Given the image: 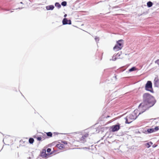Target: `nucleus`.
Returning a JSON list of instances; mask_svg holds the SVG:
<instances>
[{
    "instance_id": "f257e3e1",
    "label": "nucleus",
    "mask_w": 159,
    "mask_h": 159,
    "mask_svg": "<svg viewBox=\"0 0 159 159\" xmlns=\"http://www.w3.org/2000/svg\"><path fill=\"white\" fill-rule=\"evenodd\" d=\"M143 102L139 105V107H142L144 109V111L142 112L143 113L147 108L153 106L156 102L154 98L150 94L148 93L143 94Z\"/></svg>"
},
{
    "instance_id": "f03ea898",
    "label": "nucleus",
    "mask_w": 159,
    "mask_h": 159,
    "mask_svg": "<svg viewBox=\"0 0 159 159\" xmlns=\"http://www.w3.org/2000/svg\"><path fill=\"white\" fill-rule=\"evenodd\" d=\"M137 111L135 110L132 114L129 115L125 118L126 124H130L133 120L136 119L138 116L137 114Z\"/></svg>"
},
{
    "instance_id": "7ed1b4c3",
    "label": "nucleus",
    "mask_w": 159,
    "mask_h": 159,
    "mask_svg": "<svg viewBox=\"0 0 159 159\" xmlns=\"http://www.w3.org/2000/svg\"><path fill=\"white\" fill-rule=\"evenodd\" d=\"M145 89L152 93H153L154 91L152 87V83L151 81H148L145 84Z\"/></svg>"
},
{
    "instance_id": "20e7f679",
    "label": "nucleus",
    "mask_w": 159,
    "mask_h": 159,
    "mask_svg": "<svg viewBox=\"0 0 159 159\" xmlns=\"http://www.w3.org/2000/svg\"><path fill=\"white\" fill-rule=\"evenodd\" d=\"M120 128V124L117 123L116 124L112 125L111 127V131L115 132L118 131Z\"/></svg>"
},
{
    "instance_id": "39448f33",
    "label": "nucleus",
    "mask_w": 159,
    "mask_h": 159,
    "mask_svg": "<svg viewBox=\"0 0 159 159\" xmlns=\"http://www.w3.org/2000/svg\"><path fill=\"white\" fill-rule=\"evenodd\" d=\"M89 134L86 133L83 135L80 139V141L82 143H84L86 142V139L88 136Z\"/></svg>"
},
{
    "instance_id": "423d86ee",
    "label": "nucleus",
    "mask_w": 159,
    "mask_h": 159,
    "mask_svg": "<svg viewBox=\"0 0 159 159\" xmlns=\"http://www.w3.org/2000/svg\"><path fill=\"white\" fill-rule=\"evenodd\" d=\"M49 155V154L46 153V151L45 149H43L41 152L40 156L43 158L46 157L47 156Z\"/></svg>"
},
{
    "instance_id": "0eeeda50",
    "label": "nucleus",
    "mask_w": 159,
    "mask_h": 159,
    "mask_svg": "<svg viewBox=\"0 0 159 159\" xmlns=\"http://www.w3.org/2000/svg\"><path fill=\"white\" fill-rule=\"evenodd\" d=\"M62 24L64 25L66 24L71 25V22L70 20H68L66 18H65L62 20Z\"/></svg>"
},
{
    "instance_id": "6e6552de",
    "label": "nucleus",
    "mask_w": 159,
    "mask_h": 159,
    "mask_svg": "<svg viewBox=\"0 0 159 159\" xmlns=\"http://www.w3.org/2000/svg\"><path fill=\"white\" fill-rule=\"evenodd\" d=\"M154 85L155 87H158L159 86V79L156 77L154 80Z\"/></svg>"
},
{
    "instance_id": "1a4fd4ad",
    "label": "nucleus",
    "mask_w": 159,
    "mask_h": 159,
    "mask_svg": "<svg viewBox=\"0 0 159 159\" xmlns=\"http://www.w3.org/2000/svg\"><path fill=\"white\" fill-rule=\"evenodd\" d=\"M122 47H120L117 45H116L113 48V50L116 51H119L120 50Z\"/></svg>"
},
{
    "instance_id": "9d476101",
    "label": "nucleus",
    "mask_w": 159,
    "mask_h": 159,
    "mask_svg": "<svg viewBox=\"0 0 159 159\" xmlns=\"http://www.w3.org/2000/svg\"><path fill=\"white\" fill-rule=\"evenodd\" d=\"M46 9L48 10H52L54 8V6L53 5H50L46 6Z\"/></svg>"
},
{
    "instance_id": "9b49d317",
    "label": "nucleus",
    "mask_w": 159,
    "mask_h": 159,
    "mask_svg": "<svg viewBox=\"0 0 159 159\" xmlns=\"http://www.w3.org/2000/svg\"><path fill=\"white\" fill-rule=\"evenodd\" d=\"M123 41L122 40H120L117 42V44L120 47H122V42Z\"/></svg>"
},
{
    "instance_id": "f8f14e48",
    "label": "nucleus",
    "mask_w": 159,
    "mask_h": 159,
    "mask_svg": "<svg viewBox=\"0 0 159 159\" xmlns=\"http://www.w3.org/2000/svg\"><path fill=\"white\" fill-rule=\"evenodd\" d=\"M153 144L151 142H149L148 143L145 144V146L147 148H149L151 146V145H152Z\"/></svg>"
},
{
    "instance_id": "ddd939ff",
    "label": "nucleus",
    "mask_w": 159,
    "mask_h": 159,
    "mask_svg": "<svg viewBox=\"0 0 159 159\" xmlns=\"http://www.w3.org/2000/svg\"><path fill=\"white\" fill-rule=\"evenodd\" d=\"M147 131L148 133H151L154 132L153 128L148 129L147 130Z\"/></svg>"
},
{
    "instance_id": "4468645a",
    "label": "nucleus",
    "mask_w": 159,
    "mask_h": 159,
    "mask_svg": "<svg viewBox=\"0 0 159 159\" xmlns=\"http://www.w3.org/2000/svg\"><path fill=\"white\" fill-rule=\"evenodd\" d=\"M56 146L57 148L60 149H61L64 148V145L62 144H57Z\"/></svg>"
},
{
    "instance_id": "2eb2a0df",
    "label": "nucleus",
    "mask_w": 159,
    "mask_h": 159,
    "mask_svg": "<svg viewBox=\"0 0 159 159\" xmlns=\"http://www.w3.org/2000/svg\"><path fill=\"white\" fill-rule=\"evenodd\" d=\"M153 3L151 1H149L147 3V6L148 7H151Z\"/></svg>"
},
{
    "instance_id": "dca6fc26",
    "label": "nucleus",
    "mask_w": 159,
    "mask_h": 159,
    "mask_svg": "<svg viewBox=\"0 0 159 159\" xmlns=\"http://www.w3.org/2000/svg\"><path fill=\"white\" fill-rule=\"evenodd\" d=\"M34 141V140L33 138H30L29 139V143L30 144H33Z\"/></svg>"
},
{
    "instance_id": "f3484780",
    "label": "nucleus",
    "mask_w": 159,
    "mask_h": 159,
    "mask_svg": "<svg viewBox=\"0 0 159 159\" xmlns=\"http://www.w3.org/2000/svg\"><path fill=\"white\" fill-rule=\"evenodd\" d=\"M136 70V68L135 67H133L129 69V71L130 72L135 70Z\"/></svg>"
},
{
    "instance_id": "a211bd4d",
    "label": "nucleus",
    "mask_w": 159,
    "mask_h": 159,
    "mask_svg": "<svg viewBox=\"0 0 159 159\" xmlns=\"http://www.w3.org/2000/svg\"><path fill=\"white\" fill-rule=\"evenodd\" d=\"M55 6L58 8H60L61 7V5L58 2H56L55 3Z\"/></svg>"
},
{
    "instance_id": "6ab92c4d",
    "label": "nucleus",
    "mask_w": 159,
    "mask_h": 159,
    "mask_svg": "<svg viewBox=\"0 0 159 159\" xmlns=\"http://www.w3.org/2000/svg\"><path fill=\"white\" fill-rule=\"evenodd\" d=\"M47 135L49 137H51L52 136V132H49L46 133Z\"/></svg>"
},
{
    "instance_id": "aec40b11",
    "label": "nucleus",
    "mask_w": 159,
    "mask_h": 159,
    "mask_svg": "<svg viewBox=\"0 0 159 159\" xmlns=\"http://www.w3.org/2000/svg\"><path fill=\"white\" fill-rule=\"evenodd\" d=\"M117 58V57H116V56L115 55V54H114L112 57V60L113 61H115V60H116Z\"/></svg>"
},
{
    "instance_id": "412c9836",
    "label": "nucleus",
    "mask_w": 159,
    "mask_h": 159,
    "mask_svg": "<svg viewBox=\"0 0 159 159\" xmlns=\"http://www.w3.org/2000/svg\"><path fill=\"white\" fill-rule=\"evenodd\" d=\"M67 2L66 1H63L61 3V5L63 6H65L66 5Z\"/></svg>"
},
{
    "instance_id": "4be33fe9",
    "label": "nucleus",
    "mask_w": 159,
    "mask_h": 159,
    "mask_svg": "<svg viewBox=\"0 0 159 159\" xmlns=\"http://www.w3.org/2000/svg\"><path fill=\"white\" fill-rule=\"evenodd\" d=\"M159 129V128L158 126L154 128L153 129V130L154 132L158 130Z\"/></svg>"
},
{
    "instance_id": "5701e85b",
    "label": "nucleus",
    "mask_w": 159,
    "mask_h": 159,
    "mask_svg": "<svg viewBox=\"0 0 159 159\" xmlns=\"http://www.w3.org/2000/svg\"><path fill=\"white\" fill-rule=\"evenodd\" d=\"M95 39L96 42H98L99 41V38L97 37H95Z\"/></svg>"
},
{
    "instance_id": "b1692460",
    "label": "nucleus",
    "mask_w": 159,
    "mask_h": 159,
    "mask_svg": "<svg viewBox=\"0 0 159 159\" xmlns=\"http://www.w3.org/2000/svg\"><path fill=\"white\" fill-rule=\"evenodd\" d=\"M120 54H121V53L118 52V53L116 54V55L115 54V55L116 56V57H120Z\"/></svg>"
},
{
    "instance_id": "393cba45",
    "label": "nucleus",
    "mask_w": 159,
    "mask_h": 159,
    "mask_svg": "<svg viewBox=\"0 0 159 159\" xmlns=\"http://www.w3.org/2000/svg\"><path fill=\"white\" fill-rule=\"evenodd\" d=\"M155 63H157L159 66V59H158L156 61H155Z\"/></svg>"
},
{
    "instance_id": "a878e982",
    "label": "nucleus",
    "mask_w": 159,
    "mask_h": 159,
    "mask_svg": "<svg viewBox=\"0 0 159 159\" xmlns=\"http://www.w3.org/2000/svg\"><path fill=\"white\" fill-rule=\"evenodd\" d=\"M37 140L38 141H41L42 139V138L41 137H39L36 138Z\"/></svg>"
},
{
    "instance_id": "bb28decb",
    "label": "nucleus",
    "mask_w": 159,
    "mask_h": 159,
    "mask_svg": "<svg viewBox=\"0 0 159 159\" xmlns=\"http://www.w3.org/2000/svg\"><path fill=\"white\" fill-rule=\"evenodd\" d=\"M51 149L50 148H48L47 149V151L49 153V152H50L51 151Z\"/></svg>"
},
{
    "instance_id": "cd10ccee",
    "label": "nucleus",
    "mask_w": 159,
    "mask_h": 159,
    "mask_svg": "<svg viewBox=\"0 0 159 159\" xmlns=\"http://www.w3.org/2000/svg\"><path fill=\"white\" fill-rule=\"evenodd\" d=\"M62 143H63L64 144H67V141H66L65 140L63 141H62Z\"/></svg>"
},
{
    "instance_id": "c85d7f7f",
    "label": "nucleus",
    "mask_w": 159,
    "mask_h": 159,
    "mask_svg": "<svg viewBox=\"0 0 159 159\" xmlns=\"http://www.w3.org/2000/svg\"><path fill=\"white\" fill-rule=\"evenodd\" d=\"M143 132L146 134H147V133H147V130H143Z\"/></svg>"
},
{
    "instance_id": "c756f323",
    "label": "nucleus",
    "mask_w": 159,
    "mask_h": 159,
    "mask_svg": "<svg viewBox=\"0 0 159 159\" xmlns=\"http://www.w3.org/2000/svg\"><path fill=\"white\" fill-rule=\"evenodd\" d=\"M23 8V7H21V8L19 7V8H16V9H13V10H15V9H16V10H17V9H22V8Z\"/></svg>"
},
{
    "instance_id": "7c9ffc66",
    "label": "nucleus",
    "mask_w": 159,
    "mask_h": 159,
    "mask_svg": "<svg viewBox=\"0 0 159 159\" xmlns=\"http://www.w3.org/2000/svg\"><path fill=\"white\" fill-rule=\"evenodd\" d=\"M53 134H56V135H57V134H59V133H57V132H54V133H53Z\"/></svg>"
},
{
    "instance_id": "2f4dec72",
    "label": "nucleus",
    "mask_w": 159,
    "mask_h": 159,
    "mask_svg": "<svg viewBox=\"0 0 159 159\" xmlns=\"http://www.w3.org/2000/svg\"><path fill=\"white\" fill-rule=\"evenodd\" d=\"M113 78H114L115 79V80H116L117 78L116 76H115L114 77H113Z\"/></svg>"
},
{
    "instance_id": "473e14b6",
    "label": "nucleus",
    "mask_w": 159,
    "mask_h": 159,
    "mask_svg": "<svg viewBox=\"0 0 159 159\" xmlns=\"http://www.w3.org/2000/svg\"><path fill=\"white\" fill-rule=\"evenodd\" d=\"M82 148L83 149H89L88 148H87V147H84V148Z\"/></svg>"
},
{
    "instance_id": "72a5a7b5",
    "label": "nucleus",
    "mask_w": 159,
    "mask_h": 159,
    "mask_svg": "<svg viewBox=\"0 0 159 159\" xmlns=\"http://www.w3.org/2000/svg\"><path fill=\"white\" fill-rule=\"evenodd\" d=\"M5 10L6 11H9V10L6 9H5Z\"/></svg>"
},
{
    "instance_id": "f704fd0d",
    "label": "nucleus",
    "mask_w": 159,
    "mask_h": 159,
    "mask_svg": "<svg viewBox=\"0 0 159 159\" xmlns=\"http://www.w3.org/2000/svg\"><path fill=\"white\" fill-rule=\"evenodd\" d=\"M66 16H67L66 14H65V15H64V16L65 17H66Z\"/></svg>"
},
{
    "instance_id": "c9c22d12",
    "label": "nucleus",
    "mask_w": 159,
    "mask_h": 159,
    "mask_svg": "<svg viewBox=\"0 0 159 159\" xmlns=\"http://www.w3.org/2000/svg\"><path fill=\"white\" fill-rule=\"evenodd\" d=\"M110 117V116H107V117H106V118H107V117Z\"/></svg>"
},
{
    "instance_id": "e433bc0d",
    "label": "nucleus",
    "mask_w": 159,
    "mask_h": 159,
    "mask_svg": "<svg viewBox=\"0 0 159 159\" xmlns=\"http://www.w3.org/2000/svg\"><path fill=\"white\" fill-rule=\"evenodd\" d=\"M20 3H21V4H22V2H20Z\"/></svg>"
},
{
    "instance_id": "4c0bfd02",
    "label": "nucleus",
    "mask_w": 159,
    "mask_h": 159,
    "mask_svg": "<svg viewBox=\"0 0 159 159\" xmlns=\"http://www.w3.org/2000/svg\"><path fill=\"white\" fill-rule=\"evenodd\" d=\"M13 12V11H11V12Z\"/></svg>"
},
{
    "instance_id": "58836bf2",
    "label": "nucleus",
    "mask_w": 159,
    "mask_h": 159,
    "mask_svg": "<svg viewBox=\"0 0 159 159\" xmlns=\"http://www.w3.org/2000/svg\"><path fill=\"white\" fill-rule=\"evenodd\" d=\"M141 114V112H140L139 114H139Z\"/></svg>"
},
{
    "instance_id": "ea45409f",
    "label": "nucleus",
    "mask_w": 159,
    "mask_h": 159,
    "mask_svg": "<svg viewBox=\"0 0 159 159\" xmlns=\"http://www.w3.org/2000/svg\"><path fill=\"white\" fill-rule=\"evenodd\" d=\"M5 139H3V141L4 142V140Z\"/></svg>"
},
{
    "instance_id": "a19ab883",
    "label": "nucleus",
    "mask_w": 159,
    "mask_h": 159,
    "mask_svg": "<svg viewBox=\"0 0 159 159\" xmlns=\"http://www.w3.org/2000/svg\"><path fill=\"white\" fill-rule=\"evenodd\" d=\"M29 159H30V157H29Z\"/></svg>"
}]
</instances>
